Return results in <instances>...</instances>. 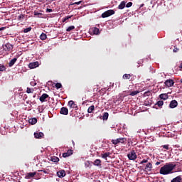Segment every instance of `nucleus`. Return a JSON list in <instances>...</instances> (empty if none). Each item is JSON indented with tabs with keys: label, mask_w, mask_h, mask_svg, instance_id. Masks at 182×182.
<instances>
[{
	"label": "nucleus",
	"mask_w": 182,
	"mask_h": 182,
	"mask_svg": "<svg viewBox=\"0 0 182 182\" xmlns=\"http://www.w3.org/2000/svg\"><path fill=\"white\" fill-rule=\"evenodd\" d=\"M176 165L173 163H166L160 168L159 173L163 176H167V174H173V170L176 168Z\"/></svg>",
	"instance_id": "obj_1"
},
{
	"label": "nucleus",
	"mask_w": 182,
	"mask_h": 182,
	"mask_svg": "<svg viewBox=\"0 0 182 182\" xmlns=\"http://www.w3.org/2000/svg\"><path fill=\"white\" fill-rule=\"evenodd\" d=\"M126 141H127V139L124 137V138H118L117 139H112L111 141V143L116 146V145L119 144V143H121L122 144H124V143H126Z\"/></svg>",
	"instance_id": "obj_2"
},
{
	"label": "nucleus",
	"mask_w": 182,
	"mask_h": 182,
	"mask_svg": "<svg viewBox=\"0 0 182 182\" xmlns=\"http://www.w3.org/2000/svg\"><path fill=\"white\" fill-rule=\"evenodd\" d=\"M112 15H114V10H107L102 14V18H109V16H112Z\"/></svg>",
	"instance_id": "obj_3"
},
{
	"label": "nucleus",
	"mask_w": 182,
	"mask_h": 182,
	"mask_svg": "<svg viewBox=\"0 0 182 182\" xmlns=\"http://www.w3.org/2000/svg\"><path fill=\"white\" fill-rule=\"evenodd\" d=\"M127 157L129 160H136L137 159V154H136L134 150H132L127 154Z\"/></svg>",
	"instance_id": "obj_4"
},
{
	"label": "nucleus",
	"mask_w": 182,
	"mask_h": 182,
	"mask_svg": "<svg viewBox=\"0 0 182 182\" xmlns=\"http://www.w3.org/2000/svg\"><path fill=\"white\" fill-rule=\"evenodd\" d=\"M3 49L6 52H9L10 50H12V49H14V46H12L9 43H7L3 45Z\"/></svg>",
	"instance_id": "obj_5"
},
{
	"label": "nucleus",
	"mask_w": 182,
	"mask_h": 182,
	"mask_svg": "<svg viewBox=\"0 0 182 182\" xmlns=\"http://www.w3.org/2000/svg\"><path fill=\"white\" fill-rule=\"evenodd\" d=\"M164 85L167 87H172V86H174V80L173 79H168L164 82Z\"/></svg>",
	"instance_id": "obj_6"
},
{
	"label": "nucleus",
	"mask_w": 182,
	"mask_h": 182,
	"mask_svg": "<svg viewBox=\"0 0 182 182\" xmlns=\"http://www.w3.org/2000/svg\"><path fill=\"white\" fill-rule=\"evenodd\" d=\"M68 106L71 109H75V110H77V109H79L77 107V105H76L73 100H70V101L68 102Z\"/></svg>",
	"instance_id": "obj_7"
},
{
	"label": "nucleus",
	"mask_w": 182,
	"mask_h": 182,
	"mask_svg": "<svg viewBox=\"0 0 182 182\" xmlns=\"http://www.w3.org/2000/svg\"><path fill=\"white\" fill-rule=\"evenodd\" d=\"M60 114H63L64 116H68L69 114V109L67 107H62L60 111Z\"/></svg>",
	"instance_id": "obj_8"
},
{
	"label": "nucleus",
	"mask_w": 182,
	"mask_h": 182,
	"mask_svg": "<svg viewBox=\"0 0 182 182\" xmlns=\"http://www.w3.org/2000/svg\"><path fill=\"white\" fill-rule=\"evenodd\" d=\"M44 136L43 132H36L34 133L35 139H43Z\"/></svg>",
	"instance_id": "obj_9"
},
{
	"label": "nucleus",
	"mask_w": 182,
	"mask_h": 182,
	"mask_svg": "<svg viewBox=\"0 0 182 182\" xmlns=\"http://www.w3.org/2000/svg\"><path fill=\"white\" fill-rule=\"evenodd\" d=\"M176 106H178V102L176 100H172L169 104V107L171 109H175Z\"/></svg>",
	"instance_id": "obj_10"
},
{
	"label": "nucleus",
	"mask_w": 182,
	"mask_h": 182,
	"mask_svg": "<svg viewBox=\"0 0 182 182\" xmlns=\"http://www.w3.org/2000/svg\"><path fill=\"white\" fill-rule=\"evenodd\" d=\"M38 66H39V63L38 62L30 63L28 64V68L30 69H35L36 68H38Z\"/></svg>",
	"instance_id": "obj_11"
},
{
	"label": "nucleus",
	"mask_w": 182,
	"mask_h": 182,
	"mask_svg": "<svg viewBox=\"0 0 182 182\" xmlns=\"http://www.w3.org/2000/svg\"><path fill=\"white\" fill-rule=\"evenodd\" d=\"M36 174V172L27 173L25 176V178H27V179L33 178V177H35Z\"/></svg>",
	"instance_id": "obj_12"
},
{
	"label": "nucleus",
	"mask_w": 182,
	"mask_h": 182,
	"mask_svg": "<svg viewBox=\"0 0 182 182\" xmlns=\"http://www.w3.org/2000/svg\"><path fill=\"white\" fill-rule=\"evenodd\" d=\"M48 97H49V95L46 93L43 94L41 97H40V102H42V103H43V102H46V99H48Z\"/></svg>",
	"instance_id": "obj_13"
},
{
	"label": "nucleus",
	"mask_w": 182,
	"mask_h": 182,
	"mask_svg": "<svg viewBox=\"0 0 182 182\" xmlns=\"http://www.w3.org/2000/svg\"><path fill=\"white\" fill-rule=\"evenodd\" d=\"M58 177L62 178V177H65L66 176V171L65 170H61L57 172Z\"/></svg>",
	"instance_id": "obj_14"
},
{
	"label": "nucleus",
	"mask_w": 182,
	"mask_h": 182,
	"mask_svg": "<svg viewBox=\"0 0 182 182\" xmlns=\"http://www.w3.org/2000/svg\"><path fill=\"white\" fill-rule=\"evenodd\" d=\"M73 154V150L70 149L67 152H65L63 154V157L66 158L69 157L70 156H72Z\"/></svg>",
	"instance_id": "obj_15"
},
{
	"label": "nucleus",
	"mask_w": 182,
	"mask_h": 182,
	"mask_svg": "<svg viewBox=\"0 0 182 182\" xmlns=\"http://www.w3.org/2000/svg\"><path fill=\"white\" fill-rule=\"evenodd\" d=\"M151 168H153V165L151 164V163H148L146 165L145 170L146 171H151Z\"/></svg>",
	"instance_id": "obj_16"
},
{
	"label": "nucleus",
	"mask_w": 182,
	"mask_h": 182,
	"mask_svg": "<svg viewBox=\"0 0 182 182\" xmlns=\"http://www.w3.org/2000/svg\"><path fill=\"white\" fill-rule=\"evenodd\" d=\"M126 8V1H122L118 6V9H124Z\"/></svg>",
	"instance_id": "obj_17"
},
{
	"label": "nucleus",
	"mask_w": 182,
	"mask_h": 182,
	"mask_svg": "<svg viewBox=\"0 0 182 182\" xmlns=\"http://www.w3.org/2000/svg\"><path fill=\"white\" fill-rule=\"evenodd\" d=\"M16 60H18V58H13L11 60H10V62L9 63V66L10 68H12V66L15 65Z\"/></svg>",
	"instance_id": "obj_18"
},
{
	"label": "nucleus",
	"mask_w": 182,
	"mask_h": 182,
	"mask_svg": "<svg viewBox=\"0 0 182 182\" xmlns=\"http://www.w3.org/2000/svg\"><path fill=\"white\" fill-rule=\"evenodd\" d=\"M159 97L162 100H167L168 99V95L164 93V94H161L159 95Z\"/></svg>",
	"instance_id": "obj_19"
},
{
	"label": "nucleus",
	"mask_w": 182,
	"mask_h": 182,
	"mask_svg": "<svg viewBox=\"0 0 182 182\" xmlns=\"http://www.w3.org/2000/svg\"><path fill=\"white\" fill-rule=\"evenodd\" d=\"M28 122L30 123V124H36V123H38V119L36 118H31L28 120Z\"/></svg>",
	"instance_id": "obj_20"
},
{
	"label": "nucleus",
	"mask_w": 182,
	"mask_h": 182,
	"mask_svg": "<svg viewBox=\"0 0 182 182\" xmlns=\"http://www.w3.org/2000/svg\"><path fill=\"white\" fill-rule=\"evenodd\" d=\"M182 176H178L176 178H174L171 182H181Z\"/></svg>",
	"instance_id": "obj_21"
},
{
	"label": "nucleus",
	"mask_w": 182,
	"mask_h": 182,
	"mask_svg": "<svg viewBox=\"0 0 182 182\" xmlns=\"http://www.w3.org/2000/svg\"><path fill=\"white\" fill-rule=\"evenodd\" d=\"M109 156H110V153L109 152H106L105 154H101V157L102 159H105V160H107V158L109 157Z\"/></svg>",
	"instance_id": "obj_22"
},
{
	"label": "nucleus",
	"mask_w": 182,
	"mask_h": 182,
	"mask_svg": "<svg viewBox=\"0 0 182 182\" xmlns=\"http://www.w3.org/2000/svg\"><path fill=\"white\" fill-rule=\"evenodd\" d=\"M94 166H102V161L100 159H96L94 163H93Z\"/></svg>",
	"instance_id": "obj_23"
},
{
	"label": "nucleus",
	"mask_w": 182,
	"mask_h": 182,
	"mask_svg": "<svg viewBox=\"0 0 182 182\" xmlns=\"http://www.w3.org/2000/svg\"><path fill=\"white\" fill-rule=\"evenodd\" d=\"M50 160L53 161V163H58L59 161V159L56 156H51Z\"/></svg>",
	"instance_id": "obj_24"
},
{
	"label": "nucleus",
	"mask_w": 182,
	"mask_h": 182,
	"mask_svg": "<svg viewBox=\"0 0 182 182\" xmlns=\"http://www.w3.org/2000/svg\"><path fill=\"white\" fill-rule=\"evenodd\" d=\"M132 76H133V75L124 74V75L122 76V78L124 79V80H129V79H130V77H132Z\"/></svg>",
	"instance_id": "obj_25"
},
{
	"label": "nucleus",
	"mask_w": 182,
	"mask_h": 182,
	"mask_svg": "<svg viewBox=\"0 0 182 182\" xmlns=\"http://www.w3.org/2000/svg\"><path fill=\"white\" fill-rule=\"evenodd\" d=\"M109 119V113L105 112L102 115V120H107Z\"/></svg>",
	"instance_id": "obj_26"
},
{
	"label": "nucleus",
	"mask_w": 182,
	"mask_h": 182,
	"mask_svg": "<svg viewBox=\"0 0 182 182\" xmlns=\"http://www.w3.org/2000/svg\"><path fill=\"white\" fill-rule=\"evenodd\" d=\"M94 35H99L100 33V31H99V28L95 27L92 31Z\"/></svg>",
	"instance_id": "obj_27"
},
{
	"label": "nucleus",
	"mask_w": 182,
	"mask_h": 182,
	"mask_svg": "<svg viewBox=\"0 0 182 182\" xmlns=\"http://www.w3.org/2000/svg\"><path fill=\"white\" fill-rule=\"evenodd\" d=\"M46 38H48V36H46V33H43L40 36V39L41 41H45V39H46Z\"/></svg>",
	"instance_id": "obj_28"
},
{
	"label": "nucleus",
	"mask_w": 182,
	"mask_h": 182,
	"mask_svg": "<svg viewBox=\"0 0 182 182\" xmlns=\"http://www.w3.org/2000/svg\"><path fill=\"white\" fill-rule=\"evenodd\" d=\"M93 110H95V105H91L88 109H87V112L88 113H93Z\"/></svg>",
	"instance_id": "obj_29"
},
{
	"label": "nucleus",
	"mask_w": 182,
	"mask_h": 182,
	"mask_svg": "<svg viewBox=\"0 0 182 182\" xmlns=\"http://www.w3.org/2000/svg\"><path fill=\"white\" fill-rule=\"evenodd\" d=\"M139 93H140V91H132L130 92L129 96H136V95H139Z\"/></svg>",
	"instance_id": "obj_30"
},
{
	"label": "nucleus",
	"mask_w": 182,
	"mask_h": 182,
	"mask_svg": "<svg viewBox=\"0 0 182 182\" xmlns=\"http://www.w3.org/2000/svg\"><path fill=\"white\" fill-rule=\"evenodd\" d=\"M32 31V27H28L26 28H24L23 32L24 33H28V32H31Z\"/></svg>",
	"instance_id": "obj_31"
},
{
	"label": "nucleus",
	"mask_w": 182,
	"mask_h": 182,
	"mask_svg": "<svg viewBox=\"0 0 182 182\" xmlns=\"http://www.w3.org/2000/svg\"><path fill=\"white\" fill-rule=\"evenodd\" d=\"M157 106H159V107H161V106H163V105H164V101H158L156 104Z\"/></svg>",
	"instance_id": "obj_32"
},
{
	"label": "nucleus",
	"mask_w": 182,
	"mask_h": 182,
	"mask_svg": "<svg viewBox=\"0 0 182 182\" xmlns=\"http://www.w3.org/2000/svg\"><path fill=\"white\" fill-rule=\"evenodd\" d=\"M73 29H75V26H70L66 29V31L70 32L71 31H73Z\"/></svg>",
	"instance_id": "obj_33"
},
{
	"label": "nucleus",
	"mask_w": 182,
	"mask_h": 182,
	"mask_svg": "<svg viewBox=\"0 0 182 182\" xmlns=\"http://www.w3.org/2000/svg\"><path fill=\"white\" fill-rule=\"evenodd\" d=\"M34 90L33 88L31 89L30 87H27L26 93H33Z\"/></svg>",
	"instance_id": "obj_34"
},
{
	"label": "nucleus",
	"mask_w": 182,
	"mask_h": 182,
	"mask_svg": "<svg viewBox=\"0 0 182 182\" xmlns=\"http://www.w3.org/2000/svg\"><path fill=\"white\" fill-rule=\"evenodd\" d=\"M70 18H72V16H67L64 17L63 18V22H66L68 21V19H70Z\"/></svg>",
	"instance_id": "obj_35"
},
{
	"label": "nucleus",
	"mask_w": 182,
	"mask_h": 182,
	"mask_svg": "<svg viewBox=\"0 0 182 182\" xmlns=\"http://www.w3.org/2000/svg\"><path fill=\"white\" fill-rule=\"evenodd\" d=\"M55 87H56V89H60V88H62V84L60 83V82H57V83L55 84Z\"/></svg>",
	"instance_id": "obj_36"
},
{
	"label": "nucleus",
	"mask_w": 182,
	"mask_h": 182,
	"mask_svg": "<svg viewBox=\"0 0 182 182\" xmlns=\"http://www.w3.org/2000/svg\"><path fill=\"white\" fill-rule=\"evenodd\" d=\"M4 70H6V67L5 65H0V72H4Z\"/></svg>",
	"instance_id": "obj_37"
},
{
	"label": "nucleus",
	"mask_w": 182,
	"mask_h": 182,
	"mask_svg": "<svg viewBox=\"0 0 182 182\" xmlns=\"http://www.w3.org/2000/svg\"><path fill=\"white\" fill-rule=\"evenodd\" d=\"M82 2H83V1H80L77 2H74L73 4H70V5L73 6V5H80V4H82Z\"/></svg>",
	"instance_id": "obj_38"
},
{
	"label": "nucleus",
	"mask_w": 182,
	"mask_h": 182,
	"mask_svg": "<svg viewBox=\"0 0 182 182\" xmlns=\"http://www.w3.org/2000/svg\"><path fill=\"white\" fill-rule=\"evenodd\" d=\"M132 5H133V3H132V2H129V3H127V4H125V6H126L127 8H130V7L132 6Z\"/></svg>",
	"instance_id": "obj_39"
},
{
	"label": "nucleus",
	"mask_w": 182,
	"mask_h": 182,
	"mask_svg": "<svg viewBox=\"0 0 182 182\" xmlns=\"http://www.w3.org/2000/svg\"><path fill=\"white\" fill-rule=\"evenodd\" d=\"M151 94V93L150 92V91H148V92H145L144 94V96H150Z\"/></svg>",
	"instance_id": "obj_40"
},
{
	"label": "nucleus",
	"mask_w": 182,
	"mask_h": 182,
	"mask_svg": "<svg viewBox=\"0 0 182 182\" xmlns=\"http://www.w3.org/2000/svg\"><path fill=\"white\" fill-rule=\"evenodd\" d=\"M162 148L165 149L166 150H168V145H163Z\"/></svg>",
	"instance_id": "obj_41"
},
{
	"label": "nucleus",
	"mask_w": 182,
	"mask_h": 182,
	"mask_svg": "<svg viewBox=\"0 0 182 182\" xmlns=\"http://www.w3.org/2000/svg\"><path fill=\"white\" fill-rule=\"evenodd\" d=\"M175 53H177V52H178V48H177V47H174V49L173 50Z\"/></svg>",
	"instance_id": "obj_42"
},
{
	"label": "nucleus",
	"mask_w": 182,
	"mask_h": 182,
	"mask_svg": "<svg viewBox=\"0 0 182 182\" xmlns=\"http://www.w3.org/2000/svg\"><path fill=\"white\" fill-rule=\"evenodd\" d=\"M148 160L147 159H144L141 161V164H144V163H147Z\"/></svg>",
	"instance_id": "obj_43"
},
{
	"label": "nucleus",
	"mask_w": 182,
	"mask_h": 182,
	"mask_svg": "<svg viewBox=\"0 0 182 182\" xmlns=\"http://www.w3.org/2000/svg\"><path fill=\"white\" fill-rule=\"evenodd\" d=\"M46 12H53V10L51 9H46Z\"/></svg>",
	"instance_id": "obj_44"
},
{
	"label": "nucleus",
	"mask_w": 182,
	"mask_h": 182,
	"mask_svg": "<svg viewBox=\"0 0 182 182\" xmlns=\"http://www.w3.org/2000/svg\"><path fill=\"white\" fill-rule=\"evenodd\" d=\"M38 171L45 173V174H48V171H46V170H40V171Z\"/></svg>",
	"instance_id": "obj_45"
},
{
	"label": "nucleus",
	"mask_w": 182,
	"mask_h": 182,
	"mask_svg": "<svg viewBox=\"0 0 182 182\" xmlns=\"http://www.w3.org/2000/svg\"><path fill=\"white\" fill-rule=\"evenodd\" d=\"M18 18H19V19H23L25 18V16L21 14V15L19 16Z\"/></svg>",
	"instance_id": "obj_46"
},
{
	"label": "nucleus",
	"mask_w": 182,
	"mask_h": 182,
	"mask_svg": "<svg viewBox=\"0 0 182 182\" xmlns=\"http://www.w3.org/2000/svg\"><path fill=\"white\" fill-rule=\"evenodd\" d=\"M155 164H156V166H160L161 162L157 161Z\"/></svg>",
	"instance_id": "obj_47"
},
{
	"label": "nucleus",
	"mask_w": 182,
	"mask_h": 182,
	"mask_svg": "<svg viewBox=\"0 0 182 182\" xmlns=\"http://www.w3.org/2000/svg\"><path fill=\"white\" fill-rule=\"evenodd\" d=\"M4 29H5V27L0 28V31H4Z\"/></svg>",
	"instance_id": "obj_48"
},
{
	"label": "nucleus",
	"mask_w": 182,
	"mask_h": 182,
	"mask_svg": "<svg viewBox=\"0 0 182 182\" xmlns=\"http://www.w3.org/2000/svg\"><path fill=\"white\" fill-rule=\"evenodd\" d=\"M179 68L182 69V63L180 64Z\"/></svg>",
	"instance_id": "obj_49"
},
{
	"label": "nucleus",
	"mask_w": 182,
	"mask_h": 182,
	"mask_svg": "<svg viewBox=\"0 0 182 182\" xmlns=\"http://www.w3.org/2000/svg\"><path fill=\"white\" fill-rule=\"evenodd\" d=\"M33 97H36V94H35L33 96Z\"/></svg>",
	"instance_id": "obj_50"
},
{
	"label": "nucleus",
	"mask_w": 182,
	"mask_h": 182,
	"mask_svg": "<svg viewBox=\"0 0 182 182\" xmlns=\"http://www.w3.org/2000/svg\"><path fill=\"white\" fill-rule=\"evenodd\" d=\"M73 144L75 146V141H72Z\"/></svg>",
	"instance_id": "obj_51"
},
{
	"label": "nucleus",
	"mask_w": 182,
	"mask_h": 182,
	"mask_svg": "<svg viewBox=\"0 0 182 182\" xmlns=\"http://www.w3.org/2000/svg\"><path fill=\"white\" fill-rule=\"evenodd\" d=\"M180 82H181V83H182V79H181Z\"/></svg>",
	"instance_id": "obj_52"
},
{
	"label": "nucleus",
	"mask_w": 182,
	"mask_h": 182,
	"mask_svg": "<svg viewBox=\"0 0 182 182\" xmlns=\"http://www.w3.org/2000/svg\"><path fill=\"white\" fill-rule=\"evenodd\" d=\"M35 85H36V82L34 84Z\"/></svg>",
	"instance_id": "obj_53"
},
{
	"label": "nucleus",
	"mask_w": 182,
	"mask_h": 182,
	"mask_svg": "<svg viewBox=\"0 0 182 182\" xmlns=\"http://www.w3.org/2000/svg\"><path fill=\"white\" fill-rule=\"evenodd\" d=\"M1 178H2L0 177V181H1Z\"/></svg>",
	"instance_id": "obj_54"
},
{
	"label": "nucleus",
	"mask_w": 182,
	"mask_h": 182,
	"mask_svg": "<svg viewBox=\"0 0 182 182\" xmlns=\"http://www.w3.org/2000/svg\"><path fill=\"white\" fill-rule=\"evenodd\" d=\"M70 4H73V2H71Z\"/></svg>",
	"instance_id": "obj_55"
},
{
	"label": "nucleus",
	"mask_w": 182,
	"mask_h": 182,
	"mask_svg": "<svg viewBox=\"0 0 182 182\" xmlns=\"http://www.w3.org/2000/svg\"><path fill=\"white\" fill-rule=\"evenodd\" d=\"M31 85H32V82H31Z\"/></svg>",
	"instance_id": "obj_56"
}]
</instances>
